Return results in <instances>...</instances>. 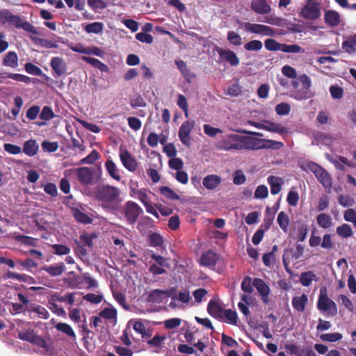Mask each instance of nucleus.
<instances>
[{
  "label": "nucleus",
  "instance_id": "obj_34",
  "mask_svg": "<svg viewBox=\"0 0 356 356\" xmlns=\"http://www.w3.org/2000/svg\"><path fill=\"white\" fill-rule=\"evenodd\" d=\"M317 224L323 229H328L332 225V220L331 217L325 213H321L316 217Z\"/></svg>",
  "mask_w": 356,
  "mask_h": 356
},
{
  "label": "nucleus",
  "instance_id": "obj_23",
  "mask_svg": "<svg viewBox=\"0 0 356 356\" xmlns=\"http://www.w3.org/2000/svg\"><path fill=\"white\" fill-rule=\"evenodd\" d=\"M342 49L349 54L356 52V33L347 37L346 40L342 42Z\"/></svg>",
  "mask_w": 356,
  "mask_h": 356
},
{
  "label": "nucleus",
  "instance_id": "obj_32",
  "mask_svg": "<svg viewBox=\"0 0 356 356\" xmlns=\"http://www.w3.org/2000/svg\"><path fill=\"white\" fill-rule=\"evenodd\" d=\"M72 212L75 220L79 222L90 224L92 222V218L88 215L82 212L78 208H73Z\"/></svg>",
  "mask_w": 356,
  "mask_h": 356
},
{
  "label": "nucleus",
  "instance_id": "obj_12",
  "mask_svg": "<svg viewBox=\"0 0 356 356\" xmlns=\"http://www.w3.org/2000/svg\"><path fill=\"white\" fill-rule=\"evenodd\" d=\"M216 51L220 59L226 61L231 66L236 67L239 65V58L237 56L236 54L234 51L228 49H222L221 47H218L216 49Z\"/></svg>",
  "mask_w": 356,
  "mask_h": 356
},
{
  "label": "nucleus",
  "instance_id": "obj_15",
  "mask_svg": "<svg viewBox=\"0 0 356 356\" xmlns=\"http://www.w3.org/2000/svg\"><path fill=\"white\" fill-rule=\"evenodd\" d=\"M251 8L254 12L260 15L268 14L271 10V8L266 0H252Z\"/></svg>",
  "mask_w": 356,
  "mask_h": 356
},
{
  "label": "nucleus",
  "instance_id": "obj_19",
  "mask_svg": "<svg viewBox=\"0 0 356 356\" xmlns=\"http://www.w3.org/2000/svg\"><path fill=\"white\" fill-rule=\"evenodd\" d=\"M263 129L270 132L277 133L282 135L288 132V130L285 127L280 124L269 120H264Z\"/></svg>",
  "mask_w": 356,
  "mask_h": 356
},
{
  "label": "nucleus",
  "instance_id": "obj_13",
  "mask_svg": "<svg viewBox=\"0 0 356 356\" xmlns=\"http://www.w3.org/2000/svg\"><path fill=\"white\" fill-rule=\"evenodd\" d=\"M194 125V121H186L179 128L178 133L179 138L181 142L186 146H190L191 145L190 134Z\"/></svg>",
  "mask_w": 356,
  "mask_h": 356
},
{
  "label": "nucleus",
  "instance_id": "obj_39",
  "mask_svg": "<svg viewBox=\"0 0 356 356\" xmlns=\"http://www.w3.org/2000/svg\"><path fill=\"white\" fill-rule=\"evenodd\" d=\"M277 221L280 228L284 232H286L289 225V218L288 215L286 214L284 211L280 212L277 216Z\"/></svg>",
  "mask_w": 356,
  "mask_h": 356
},
{
  "label": "nucleus",
  "instance_id": "obj_2",
  "mask_svg": "<svg viewBox=\"0 0 356 356\" xmlns=\"http://www.w3.org/2000/svg\"><path fill=\"white\" fill-rule=\"evenodd\" d=\"M283 146L284 144L282 142L241 136V150H257L266 148L280 149Z\"/></svg>",
  "mask_w": 356,
  "mask_h": 356
},
{
  "label": "nucleus",
  "instance_id": "obj_33",
  "mask_svg": "<svg viewBox=\"0 0 356 356\" xmlns=\"http://www.w3.org/2000/svg\"><path fill=\"white\" fill-rule=\"evenodd\" d=\"M106 169L109 175L117 181L120 180V175L115 163L112 160H108L105 163Z\"/></svg>",
  "mask_w": 356,
  "mask_h": 356
},
{
  "label": "nucleus",
  "instance_id": "obj_63",
  "mask_svg": "<svg viewBox=\"0 0 356 356\" xmlns=\"http://www.w3.org/2000/svg\"><path fill=\"white\" fill-rule=\"evenodd\" d=\"M338 202L344 207L353 206L355 202L354 199L352 197L343 195H340L338 197Z\"/></svg>",
  "mask_w": 356,
  "mask_h": 356
},
{
  "label": "nucleus",
  "instance_id": "obj_26",
  "mask_svg": "<svg viewBox=\"0 0 356 356\" xmlns=\"http://www.w3.org/2000/svg\"><path fill=\"white\" fill-rule=\"evenodd\" d=\"M318 181L325 187L330 188L332 185V179L328 172L322 167L315 175Z\"/></svg>",
  "mask_w": 356,
  "mask_h": 356
},
{
  "label": "nucleus",
  "instance_id": "obj_38",
  "mask_svg": "<svg viewBox=\"0 0 356 356\" xmlns=\"http://www.w3.org/2000/svg\"><path fill=\"white\" fill-rule=\"evenodd\" d=\"M103 29V23L99 22L88 24L85 26V31L88 33L98 34L102 32Z\"/></svg>",
  "mask_w": 356,
  "mask_h": 356
},
{
  "label": "nucleus",
  "instance_id": "obj_22",
  "mask_svg": "<svg viewBox=\"0 0 356 356\" xmlns=\"http://www.w3.org/2000/svg\"><path fill=\"white\" fill-rule=\"evenodd\" d=\"M308 302V297L305 293H302L300 296H295L292 299V306L298 312H302L305 309L306 305Z\"/></svg>",
  "mask_w": 356,
  "mask_h": 356
},
{
  "label": "nucleus",
  "instance_id": "obj_25",
  "mask_svg": "<svg viewBox=\"0 0 356 356\" xmlns=\"http://www.w3.org/2000/svg\"><path fill=\"white\" fill-rule=\"evenodd\" d=\"M165 290L154 289L149 292L147 296V300L152 303H161L165 299Z\"/></svg>",
  "mask_w": 356,
  "mask_h": 356
},
{
  "label": "nucleus",
  "instance_id": "obj_8",
  "mask_svg": "<svg viewBox=\"0 0 356 356\" xmlns=\"http://www.w3.org/2000/svg\"><path fill=\"white\" fill-rule=\"evenodd\" d=\"M122 209L124 218L130 225H134L137 221L139 216L143 213L142 208L133 201L125 202Z\"/></svg>",
  "mask_w": 356,
  "mask_h": 356
},
{
  "label": "nucleus",
  "instance_id": "obj_11",
  "mask_svg": "<svg viewBox=\"0 0 356 356\" xmlns=\"http://www.w3.org/2000/svg\"><path fill=\"white\" fill-rule=\"evenodd\" d=\"M252 284L259 293L264 304L268 305L270 302L269 294L270 292L269 286L260 278H254L252 281Z\"/></svg>",
  "mask_w": 356,
  "mask_h": 356
},
{
  "label": "nucleus",
  "instance_id": "obj_20",
  "mask_svg": "<svg viewBox=\"0 0 356 356\" xmlns=\"http://www.w3.org/2000/svg\"><path fill=\"white\" fill-rule=\"evenodd\" d=\"M175 64L188 83H191L195 78V74L191 71L184 60H176Z\"/></svg>",
  "mask_w": 356,
  "mask_h": 356
},
{
  "label": "nucleus",
  "instance_id": "obj_54",
  "mask_svg": "<svg viewBox=\"0 0 356 356\" xmlns=\"http://www.w3.org/2000/svg\"><path fill=\"white\" fill-rule=\"evenodd\" d=\"M99 316L105 319L116 318L117 311L114 308H105L99 312Z\"/></svg>",
  "mask_w": 356,
  "mask_h": 356
},
{
  "label": "nucleus",
  "instance_id": "obj_18",
  "mask_svg": "<svg viewBox=\"0 0 356 356\" xmlns=\"http://www.w3.org/2000/svg\"><path fill=\"white\" fill-rule=\"evenodd\" d=\"M325 22L331 27L337 26L341 21L340 15L338 12L329 10L325 12L324 15Z\"/></svg>",
  "mask_w": 356,
  "mask_h": 356
},
{
  "label": "nucleus",
  "instance_id": "obj_3",
  "mask_svg": "<svg viewBox=\"0 0 356 356\" xmlns=\"http://www.w3.org/2000/svg\"><path fill=\"white\" fill-rule=\"evenodd\" d=\"M265 48L271 51H281L284 53H302L305 50L298 44H286L279 43L275 39L268 38L264 42Z\"/></svg>",
  "mask_w": 356,
  "mask_h": 356
},
{
  "label": "nucleus",
  "instance_id": "obj_10",
  "mask_svg": "<svg viewBox=\"0 0 356 356\" xmlns=\"http://www.w3.org/2000/svg\"><path fill=\"white\" fill-rule=\"evenodd\" d=\"M10 24L17 29H22L25 31L33 35L40 34L38 31V29L33 24H31L29 22L23 21L21 17L19 15H15L13 14L10 22Z\"/></svg>",
  "mask_w": 356,
  "mask_h": 356
},
{
  "label": "nucleus",
  "instance_id": "obj_6",
  "mask_svg": "<svg viewBox=\"0 0 356 356\" xmlns=\"http://www.w3.org/2000/svg\"><path fill=\"white\" fill-rule=\"evenodd\" d=\"M216 146L221 150H241V135L236 134L226 135L217 143Z\"/></svg>",
  "mask_w": 356,
  "mask_h": 356
},
{
  "label": "nucleus",
  "instance_id": "obj_45",
  "mask_svg": "<svg viewBox=\"0 0 356 356\" xmlns=\"http://www.w3.org/2000/svg\"><path fill=\"white\" fill-rule=\"evenodd\" d=\"M161 194L166 197L168 199L173 200H179V196L168 186H161L159 188Z\"/></svg>",
  "mask_w": 356,
  "mask_h": 356
},
{
  "label": "nucleus",
  "instance_id": "obj_16",
  "mask_svg": "<svg viewBox=\"0 0 356 356\" xmlns=\"http://www.w3.org/2000/svg\"><path fill=\"white\" fill-rule=\"evenodd\" d=\"M219 259V256L212 250L202 253L200 258V265L204 266H214Z\"/></svg>",
  "mask_w": 356,
  "mask_h": 356
},
{
  "label": "nucleus",
  "instance_id": "obj_14",
  "mask_svg": "<svg viewBox=\"0 0 356 356\" xmlns=\"http://www.w3.org/2000/svg\"><path fill=\"white\" fill-rule=\"evenodd\" d=\"M74 172L77 175L79 182L82 185H90L93 183V174L90 168L81 167L75 169Z\"/></svg>",
  "mask_w": 356,
  "mask_h": 356
},
{
  "label": "nucleus",
  "instance_id": "obj_51",
  "mask_svg": "<svg viewBox=\"0 0 356 356\" xmlns=\"http://www.w3.org/2000/svg\"><path fill=\"white\" fill-rule=\"evenodd\" d=\"M55 117V114L52 108L49 106H45L40 114V118L42 120H49Z\"/></svg>",
  "mask_w": 356,
  "mask_h": 356
},
{
  "label": "nucleus",
  "instance_id": "obj_30",
  "mask_svg": "<svg viewBox=\"0 0 356 356\" xmlns=\"http://www.w3.org/2000/svg\"><path fill=\"white\" fill-rule=\"evenodd\" d=\"M208 313L213 317L217 318L222 317V308L216 301L210 300L207 306Z\"/></svg>",
  "mask_w": 356,
  "mask_h": 356
},
{
  "label": "nucleus",
  "instance_id": "obj_1",
  "mask_svg": "<svg viewBox=\"0 0 356 356\" xmlns=\"http://www.w3.org/2000/svg\"><path fill=\"white\" fill-rule=\"evenodd\" d=\"M18 338L26 341L43 349V353L52 355L54 353L53 342L49 337L45 338L38 335L33 330L26 329L18 332Z\"/></svg>",
  "mask_w": 356,
  "mask_h": 356
},
{
  "label": "nucleus",
  "instance_id": "obj_50",
  "mask_svg": "<svg viewBox=\"0 0 356 356\" xmlns=\"http://www.w3.org/2000/svg\"><path fill=\"white\" fill-rule=\"evenodd\" d=\"M261 26L262 24H252L250 22H245L243 24V26L245 31L259 35Z\"/></svg>",
  "mask_w": 356,
  "mask_h": 356
},
{
  "label": "nucleus",
  "instance_id": "obj_58",
  "mask_svg": "<svg viewBox=\"0 0 356 356\" xmlns=\"http://www.w3.org/2000/svg\"><path fill=\"white\" fill-rule=\"evenodd\" d=\"M291 106L288 103L282 102L275 106V111L280 115H285L289 113Z\"/></svg>",
  "mask_w": 356,
  "mask_h": 356
},
{
  "label": "nucleus",
  "instance_id": "obj_41",
  "mask_svg": "<svg viewBox=\"0 0 356 356\" xmlns=\"http://www.w3.org/2000/svg\"><path fill=\"white\" fill-rule=\"evenodd\" d=\"M30 38L35 44H40V46L47 49L56 48L58 47V44L51 40H48L39 38H34L33 36H30Z\"/></svg>",
  "mask_w": 356,
  "mask_h": 356
},
{
  "label": "nucleus",
  "instance_id": "obj_55",
  "mask_svg": "<svg viewBox=\"0 0 356 356\" xmlns=\"http://www.w3.org/2000/svg\"><path fill=\"white\" fill-rule=\"evenodd\" d=\"M168 165L170 168L175 170L177 172L182 170L184 168V162L179 158L173 157L169 160Z\"/></svg>",
  "mask_w": 356,
  "mask_h": 356
},
{
  "label": "nucleus",
  "instance_id": "obj_62",
  "mask_svg": "<svg viewBox=\"0 0 356 356\" xmlns=\"http://www.w3.org/2000/svg\"><path fill=\"white\" fill-rule=\"evenodd\" d=\"M54 253L58 255L68 254L70 252V248L62 244H55L52 245Z\"/></svg>",
  "mask_w": 356,
  "mask_h": 356
},
{
  "label": "nucleus",
  "instance_id": "obj_60",
  "mask_svg": "<svg viewBox=\"0 0 356 356\" xmlns=\"http://www.w3.org/2000/svg\"><path fill=\"white\" fill-rule=\"evenodd\" d=\"M344 220L347 222H352L356 228V211L353 209H349L344 212Z\"/></svg>",
  "mask_w": 356,
  "mask_h": 356
},
{
  "label": "nucleus",
  "instance_id": "obj_46",
  "mask_svg": "<svg viewBox=\"0 0 356 356\" xmlns=\"http://www.w3.org/2000/svg\"><path fill=\"white\" fill-rule=\"evenodd\" d=\"M343 338V336L341 333L335 332V333H327L323 334L320 336V339L323 341L326 342H336L337 341L341 340Z\"/></svg>",
  "mask_w": 356,
  "mask_h": 356
},
{
  "label": "nucleus",
  "instance_id": "obj_4",
  "mask_svg": "<svg viewBox=\"0 0 356 356\" xmlns=\"http://www.w3.org/2000/svg\"><path fill=\"white\" fill-rule=\"evenodd\" d=\"M119 195L120 190L117 187L109 185L99 186L96 191V198L106 204L115 202Z\"/></svg>",
  "mask_w": 356,
  "mask_h": 356
},
{
  "label": "nucleus",
  "instance_id": "obj_5",
  "mask_svg": "<svg viewBox=\"0 0 356 356\" xmlns=\"http://www.w3.org/2000/svg\"><path fill=\"white\" fill-rule=\"evenodd\" d=\"M321 4L317 0H307L302 8L299 16L307 20H316L321 17Z\"/></svg>",
  "mask_w": 356,
  "mask_h": 356
},
{
  "label": "nucleus",
  "instance_id": "obj_47",
  "mask_svg": "<svg viewBox=\"0 0 356 356\" xmlns=\"http://www.w3.org/2000/svg\"><path fill=\"white\" fill-rule=\"evenodd\" d=\"M99 159V153L97 150H92L86 157L82 159L78 165L92 164Z\"/></svg>",
  "mask_w": 356,
  "mask_h": 356
},
{
  "label": "nucleus",
  "instance_id": "obj_48",
  "mask_svg": "<svg viewBox=\"0 0 356 356\" xmlns=\"http://www.w3.org/2000/svg\"><path fill=\"white\" fill-rule=\"evenodd\" d=\"M15 241L20 242L22 244L28 245L30 246L36 245V239L25 235H17L14 237Z\"/></svg>",
  "mask_w": 356,
  "mask_h": 356
},
{
  "label": "nucleus",
  "instance_id": "obj_40",
  "mask_svg": "<svg viewBox=\"0 0 356 356\" xmlns=\"http://www.w3.org/2000/svg\"><path fill=\"white\" fill-rule=\"evenodd\" d=\"M315 277L316 275L312 271L304 272L300 275V282L304 286H309L314 280Z\"/></svg>",
  "mask_w": 356,
  "mask_h": 356
},
{
  "label": "nucleus",
  "instance_id": "obj_21",
  "mask_svg": "<svg viewBox=\"0 0 356 356\" xmlns=\"http://www.w3.org/2000/svg\"><path fill=\"white\" fill-rule=\"evenodd\" d=\"M221 183V177L217 175L206 176L202 181L203 186L209 190H213Z\"/></svg>",
  "mask_w": 356,
  "mask_h": 356
},
{
  "label": "nucleus",
  "instance_id": "obj_43",
  "mask_svg": "<svg viewBox=\"0 0 356 356\" xmlns=\"http://www.w3.org/2000/svg\"><path fill=\"white\" fill-rule=\"evenodd\" d=\"M227 40L231 44L234 46H241L242 44L241 36L233 31H228Z\"/></svg>",
  "mask_w": 356,
  "mask_h": 356
},
{
  "label": "nucleus",
  "instance_id": "obj_64",
  "mask_svg": "<svg viewBox=\"0 0 356 356\" xmlns=\"http://www.w3.org/2000/svg\"><path fill=\"white\" fill-rule=\"evenodd\" d=\"M115 353L119 356H132L134 353L131 349L127 348L121 346H115L114 347Z\"/></svg>",
  "mask_w": 356,
  "mask_h": 356
},
{
  "label": "nucleus",
  "instance_id": "obj_7",
  "mask_svg": "<svg viewBox=\"0 0 356 356\" xmlns=\"http://www.w3.org/2000/svg\"><path fill=\"white\" fill-rule=\"evenodd\" d=\"M317 308L319 311L326 313L327 315L334 316L337 314V306L336 303L328 298L326 292L320 291L317 302Z\"/></svg>",
  "mask_w": 356,
  "mask_h": 356
},
{
  "label": "nucleus",
  "instance_id": "obj_59",
  "mask_svg": "<svg viewBox=\"0 0 356 356\" xmlns=\"http://www.w3.org/2000/svg\"><path fill=\"white\" fill-rule=\"evenodd\" d=\"M268 190L265 185H259L255 190L254 198L264 199L268 197Z\"/></svg>",
  "mask_w": 356,
  "mask_h": 356
},
{
  "label": "nucleus",
  "instance_id": "obj_27",
  "mask_svg": "<svg viewBox=\"0 0 356 356\" xmlns=\"http://www.w3.org/2000/svg\"><path fill=\"white\" fill-rule=\"evenodd\" d=\"M39 149V146L35 140L26 141L23 146V152L29 156H35Z\"/></svg>",
  "mask_w": 356,
  "mask_h": 356
},
{
  "label": "nucleus",
  "instance_id": "obj_57",
  "mask_svg": "<svg viewBox=\"0 0 356 356\" xmlns=\"http://www.w3.org/2000/svg\"><path fill=\"white\" fill-rule=\"evenodd\" d=\"M299 200V195L298 192L290 190L288 193L286 201L289 205L291 207H296L298 204Z\"/></svg>",
  "mask_w": 356,
  "mask_h": 356
},
{
  "label": "nucleus",
  "instance_id": "obj_53",
  "mask_svg": "<svg viewBox=\"0 0 356 356\" xmlns=\"http://www.w3.org/2000/svg\"><path fill=\"white\" fill-rule=\"evenodd\" d=\"M252 277L245 276L241 283V289L245 293H251L253 291Z\"/></svg>",
  "mask_w": 356,
  "mask_h": 356
},
{
  "label": "nucleus",
  "instance_id": "obj_9",
  "mask_svg": "<svg viewBox=\"0 0 356 356\" xmlns=\"http://www.w3.org/2000/svg\"><path fill=\"white\" fill-rule=\"evenodd\" d=\"M119 156L123 166L130 172H135L138 168L136 159L127 149L120 148Z\"/></svg>",
  "mask_w": 356,
  "mask_h": 356
},
{
  "label": "nucleus",
  "instance_id": "obj_31",
  "mask_svg": "<svg viewBox=\"0 0 356 356\" xmlns=\"http://www.w3.org/2000/svg\"><path fill=\"white\" fill-rule=\"evenodd\" d=\"M42 270L47 272L51 276L60 275L65 270V266L63 263H58L56 266H45L42 268Z\"/></svg>",
  "mask_w": 356,
  "mask_h": 356
},
{
  "label": "nucleus",
  "instance_id": "obj_61",
  "mask_svg": "<svg viewBox=\"0 0 356 356\" xmlns=\"http://www.w3.org/2000/svg\"><path fill=\"white\" fill-rule=\"evenodd\" d=\"M330 92L333 99H340L343 97V90L337 86H332L330 88Z\"/></svg>",
  "mask_w": 356,
  "mask_h": 356
},
{
  "label": "nucleus",
  "instance_id": "obj_28",
  "mask_svg": "<svg viewBox=\"0 0 356 356\" xmlns=\"http://www.w3.org/2000/svg\"><path fill=\"white\" fill-rule=\"evenodd\" d=\"M18 56L15 51H9L5 56L3 60V65L11 68H16L18 67Z\"/></svg>",
  "mask_w": 356,
  "mask_h": 356
},
{
  "label": "nucleus",
  "instance_id": "obj_42",
  "mask_svg": "<svg viewBox=\"0 0 356 356\" xmlns=\"http://www.w3.org/2000/svg\"><path fill=\"white\" fill-rule=\"evenodd\" d=\"M149 243L154 248L162 247L163 239L159 234L154 232L149 236Z\"/></svg>",
  "mask_w": 356,
  "mask_h": 356
},
{
  "label": "nucleus",
  "instance_id": "obj_36",
  "mask_svg": "<svg viewBox=\"0 0 356 356\" xmlns=\"http://www.w3.org/2000/svg\"><path fill=\"white\" fill-rule=\"evenodd\" d=\"M76 293H68L64 296H60L58 293L52 296V300L55 301H58L59 302H67L70 305H73L74 304V295Z\"/></svg>",
  "mask_w": 356,
  "mask_h": 356
},
{
  "label": "nucleus",
  "instance_id": "obj_44",
  "mask_svg": "<svg viewBox=\"0 0 356 356\" xmlns=\"http://www.w3.org/2000/svg\"><path fill=\"white\" fill-rule=\"evenodd\" d=\"M263 47V43L260 40H253L244 45V49L248 51H259Z\"/></svg>",
  "mask_w": 356,
  "mask_h": 356
},
{
  "label": "nucleus",
  "instance_id": "obj_56",
  "mask_svg": "<svg viewBox=\"0 0 356 356\" xmlns=\"http://www.w3.org/2000/svg\"><path fill=\"white\" fill-rule=\"evenodd\" d=\"M24 68L27 73L32 75L40 76L42 73V70L39 67L31 63H26Z\"/></svg>",
  "mask_w": 356,
  "mask_h": 356
},
{
  "label": "nucleus",
  "instance_id": "obj_24",
  "mask_svg": "<svg viewBox=\"0 0 356 356\" xmlns=\"http://www.w3.org/2000/svg\"><path fill=\"white\" fill-rule=\"evenodd\" d=\"M267 181L270 186L271 194H278L282 189V179L279 177L270 175L268 177Z\"/></svg>",
  "mask_w": 356,
  "mask_h": 356
},
{
  "label": "nucleus",
  "instance_id": "obj_52",
  "mask_svg": "<svg viewBox=\"0 0 356 356\" xmlns=\"http://www.w3.org/2000/svg\"><path fill=\"white\" fill-rule=\"evenodd\" d=\"M224 316L226 318L229 323L234 325H237L238 316L236 312L229 309H225L224 311Z\"/></svg>",
  "mask_w": 356,
  "mask_h": 356
},
{
  "label": "nucleus",
  "instance_id": "obj_35",
  "mask_svg": "<svg viewBox=\"0 0 356 356\" xmlns=\"http://www.w3.org/2000/svg\"><path fill=\"white\" fill-rule=\"evenodd\" d=\"M336 232L339 236L345 238L351 237L353 234L350 225L346 223L337 227L336 229Z\"/></svg>",
  "mask_w": 356,
  "mask_h": 356
},
{
  "label": "nucleus",
  "instance_id": "obj_17",
  "mask_svg": "<svg viewBox=\"0 0 356 356\" xmlns=\"http://www.w3.org/2000/svg\"><path fill=\"white\" fill-rule=\"evenodd\" d=\"M51 67L58 76L65 73L67 66L63 59L60 57H54L51 60Z\"/></svg>",
  "mask_w": 356,
  "mask_h": 356
},
{
  "label": "nucleus",
  "instance_id": "obj_49",
  "mask_svg": "<svg viewBox=\"0 0 356 356\" xmlns=\"http://www.w3.org/2000/svg\"><path fill=\"white\" fill-rule=\"evenodd\" d=\"M241 93L242 88L238 83L230 85L226 90V94L233 97H238Z\"/></svg>",
  "mask_w": 356,
  "mask_h": 356
},
{
  "label": "nucleus",
  "instance_id": "obj_29",
  "mask_svg": "<svg viewBox=\"0 0 356 356\" xmlns=\"http://www.w3.org/2000/svg\"><path fill=\"white\" fill-rule=\"evenodd\" d=\"M82 60L86 62L87 63L91 65L94 67L99 70L102 72H107L109 70L108 67L100 61L99 60L92 58V57H88V56H83Z\"/></svg>",
  "mask_w": 356,
  "mask_h": 356
},
{
  "label": "nucleus",
  "instance_id": "obj_37",
  "mask_svg": "<svg viewBox=\"0 0 356 356\" xmlns=\"http://www.w3.org/2000/svg\"><path fill=\"white\" fill-rule=\"evenodd\" d=\"M55 327L57 330L62 332L69 337H70L72 339L76 338V334L74 330H72V327L65 323H58L56 325Z\"/></svg>",
  "mask_w": 356,
  "mask_h": 356
}]
</instances>
